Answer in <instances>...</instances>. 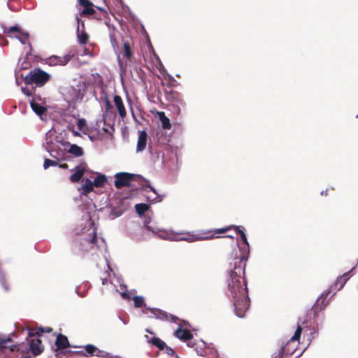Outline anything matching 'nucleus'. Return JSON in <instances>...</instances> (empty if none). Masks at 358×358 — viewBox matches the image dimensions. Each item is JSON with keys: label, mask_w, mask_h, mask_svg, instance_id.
I'll use <instances>...</instances> for the list:
<instances>
[{"label": "nucleus", "mask_w": 358, "mask_h": 358, "mask_svg": "<svg viewBox=\"0 0 358 358\" xmlns=\"http://www.w3.org/2000/svg\"><path fill=\"white\" fill-rule=\"evenodd\" d=\"M22 92H23V94H24L25 95L27 96H30L31 95V93L29 92V90H27L26 87H22Z\"/></svg>", "instance_id": "nucleus-41"}, {"label": "nucleus", "mask_w": 358, "mask_h": 358, "mask_svg": "<svg viewBox=\"0 0 358 358\" xmlns=\"http://www.w3.org/2000/svg\"><path fill=\"white\" fill-rule=\"evenodd\" d=\"M195 331V329H192L191 326L185 320H180V341L187 342V345L188 347L194 348V350L198 355L205 356V349H210V345H208L203 340H199L196 343H192L191 341L192 338H193L192 331Z\"/></svg>", "instance_id": "nucleus-5"}, {"label": "nucleus", "mask_w": 358, "mask_h": 358, "mask_svg": "<svg viewBox=\"0 0 358 358\" xmlns=\"http://www.w3.org/2000/svg\"><path fill=\"white\" fill-rule=\"evenodd\" d=\"M105 259H106V257H105ZM106 266H107L108 268L110 270V266L108 265V262L107 259H106Z\"/></svg>", "instance_id": "nucleus-50"}, {"label": "nucleus", "mask_w": 358, "mask_h": 358, "mask_svg": "<svg viewBox=\"0 0 358 358\" xmlns=\"http://www.w3.org/2000/svg\"><path fill=\"white\" fill-rule=\"evenodd\" d=\"M302 329L299 325L296 329L294 334L288 341L287 345L281 349V350L273 358H282V354L292 355L296 350V345H294L291 349L289 346L294 342L298 341L301 334Z\"/></svg>", "instance_id": "nucleus-8"}, {"label": "nucleus", "mask_w": 358, "mask_h": 358, "mask_svg": "<svg viewBox=\"0 0 358 358\" xmlns=\"http://www.w3.org/2000/svg\"><path fill=\"white\" fill-rule=\"evenodd\" d=\"M149 208V205L146 203H138L135 206V209L136 213L139 215H142L145 211H147Z\"/></svg>", "instance_id": "nucleus-32"}, {"label": "nucleus", "mask_w": 358, "mask_h": 358, "mask_svg": "<svg viewBox=\"0 0 358 358\" xmlns=\"http://www.w3.org/2000/svg\"><path fill=\"white\" fill-rule=\"evenodd\" d=\"M120 320L123 322L124 324H127V322H125L124 320H122L121 317H120Z\"/></svg>", "instance_id": "nucleus-53"}, {"label": "nucleus", "mask_w": 358, "mask_h": 358, "mask_svg": "<svg viewBox=\"0 0 358 358\" xmlns=\"http://www.w3.org/2000/svg\"><path fill=\"white\" fill-rule=\"evenodd\" d=\"M208 236H203L201 234H196L189 232H180V241H186L188 242H194L200 240H205L208 238Z\"/></svg>", "instance_id": "nucleus-18"}, {"label": "nucleus", "mask_w": 358, "mask_h": 358, "mask_svg": "<svg viewBox=\"0 0 358 358\" xmlns=\"http://www.w3.org/2000/svg\"><path fill=\"white\" fill-rule=\"evenodd\" d=\"M165 352L168 355H176L175 351L170 347L167 346L164 348Z\"/></svg>", "instance_id": "nucleus-39"}, {"label": "nucleus", "mask_w": 358, "mask_h": 358, "mask_svg": "<svg viewBox=\"0 0 358 358\" xmlns=\"http://www.w3.org/2000/svg\"><path fill=\"white\" fill-rule=\"evenodd\" d=\"M145 229L152 232L162 239L175 241H178L179 240V234L177 232L171 229H158L150 225L148 222H145V229L139 227L136 232L130 234L131 238L135 241H141L145 239V237L144 236Z\"/></svg>", "instance_id": "nucleus-3"}, {"label": "nucleus", "mask_w": 358, "mask_h": 358, "mask_svg": "<svg viewBox=\"0 0 358 358\" xmlns=\"http://www.w3.org/2000/svg\"><path fill=\"white\" fill-rule=\"evenodd\" d=\"M55 345L59 349H65L69 347V343L66 336L59 335L56 339Z\"/></svg>", "instance_id": "nucleus-29"}, {"label": "nucleus", "mask_w": 358, "mask_h": 358, "mask_svg": "<svg viewBox=\"0 0 358 358\" xmlns=\"http://www.w3.org/2000/svg\"><path fill=\"white\" fill-rule=\"evenodd\" d=\"M111 43H112V44L114 45V44H115V40H113V39H111Z\"/></svg>", "instance_id": "nucleus-54"}, {"label": "nucleus", "mask_w": 358, "mask_h": 358, "mask_svg": "<svg viewBox=\"0 0 358 358\" xmlns=\"http://www.w3.org/2000/svg\"><path fill=\"white\" fill-rule=\"evenodd\" d=\"M120 215V213H116V214L115 215V217H119Z\"/></svg>", "instance_id": "nucleus-55"}, {"label": "nucleus", "mask_w": 358, "mask_h": 358, "mask_svg": "<svg viewBox=\"0 0 358 358\" xmlns=\"http://www.w3.org/2000/svg\"><path fill=\"white\" fill-rule=\"evenodd\" d=\"M148 187L150 188V190L148 192V195H147L148 200L152 203L160 202L162 200V198L159 195H158L156 189L151 186H150Z\"/></svg>", "instance_id": "nucleus-26"}, {"label": "nucleus", "mask_w": 358, "mask_h": 358, "mask_svg": "<svg viewBox=\"0 0 358 358\" xmlns=\"http://www.w3.org/2000/svg\"><path fill=\"white\" fill-rule=\"evenodd\" d=\"M127 100L130 103V99L129 97L127 98Z\"/></svg>", "instance_id": "nucleus-60"}, {"label": "nucleus", "mask_w": 358, "mask_h": 358, "mask_svg": "<svg viewBox=\"0 0 358 358\" xmlns=\"http://www.w3.org/2000/svg\"><path fill=\"white\" fill-rule=\"evenodd\" d=\"M157 117L161 122L162 127L164 129H170L171 124L169 119L165 115L164 112H157Z\"/></svg>", "instance_id": "nucleus-27"}, {"label": "nucleus", "mask_w": 358, "mask_h": 358, "mask_svg": "<svg viewBox=\"0 0 358 358\" xmlns=\"http://www.w3.org/2000/svg\"><path fill=\"white\" fill-rule=\"evenodd\" d=\"M47 332H50V329H48L46 330Z\"/></svg>", "instance_id": "nucleus-58"}, {"label": "nucleus", "mask_w": 358, "mask_h": 358, "mask_svg": "<svg viewBox=\"0 0 358 358\" xmlns=\"http://www.w3.org/2000/svg\"><path fill=\"white\" fill-rule=\"evenodd\" d=\"M102 284L105 285L107 283V279L106 278H101Z\"/></svg>", "instance_id": "nucleus-46"}, {"label": "nucleus", "mask_w": 358, "mask_h": 358, "mask_svg": "<svg viewBox=\"0 0 358 358\" xmlns=\"http://www.w3.org/2000/svg\"><path fill=\"white\" fill-rule=\"evenodd\" d=\"M103 129L107 133H111L114 130L113 125L110 124H108L106 127H103Z\"/></svg>", "instance_id": "nucleus-40"}, {"label": "nucleus", "mask_w": 358, "mask_h": 358, "mask_svg": "<svg viewBox=\"0 0 358 358\" xmlns=\"http://www.w3.org/2000/svg\"><path fill=\"white\" fill-rule=\"evenodd\" d=\"M71 56L70 55H66L63 57H59L52 55L46 59V64L50 66L66 65L71 59Z\"/></svg>", "instance_id": "nucleus-11"}, {"label": "nucleus", "mask_w": 358, "mask_h": 358, "mask_svg": "<svg viewBox=\"0 0 358 358\" xmlns=\"http://www.w3.org/2000/svg\"><path fill=\"white\" fill-rule=\"evenodd\" d=\"M121 55H122V57H125L127 59H130V57L131 56V50H130V48H129V45L128 43H124V49L121 52Z\"/></svg>", "instance_id": "nucleus-33"}, {"label": "nucleus", "mask_w": 358, "mask_h": 358, "mask_svg": "<svg viewBox=\"0 0 358 358\" xmlns=\"http://www.w3.org/2000/svg\"><path fill=\"white\" fill-rule=\"evenodd\" d=\"M40 330H41V332H44V331H45L43 330V329H42V328H41V329H40Z\"/></svg>", "instance_id": "nucleus-56"}, {"label": "nucleus", "mask_w": 358, "mask_h": 358, "mask_svg": "<svg viewBox=\"0 0 358 358\" xmlns=\"http://www.w3.org/2000/svg\"><path fill=\"white\" fill-rule=\"evenodd\" d=\"M80 5L84 7L82 11L83 15H92L95 12L94 5L89 0H78Z\"/></svg>", "instance_id": "nucleus-21"}, {"label": "nucleus", "mask_w": 358, "mask_h": 358, "mask_svg": "<svg viewBox=\"0 0 358 358\" xmlns=\"http://www.w3.org/2000/svg\"><path fill=\"white\" fill-rule=\"evenodd\" d=\"M148 342L157 347L159 350H164L166 347V344L162 340L155 336L148 340Z\"/></svg>", "instance_id": "nucleus-30"}, {"label": "nucleus", "mask_w": 358, "mask_h": 358, "mask_svg": "<svg viewBox=\"0 0 358 358\" xmlns=\"http://www.w3.org/2000/svg\"><path fill=\"white\" fill-rule=\"evenodd\" d=\"M81 25H82V27L84 28V23L83 22H82Z\"/></svg>", "instance_id": "nucleus-59"}, {"label": "nucleus", "mask_w": 358, "mask_h": 358, "mask_svg": "<svg viewBox=\"0 0 358 358\" xmlns=\"http://www.w3.org/2000/svg\"><path fill=\"white\" fill-rule=\"evenodd\" d=\"M243 259V258L235 263L234 270L230 271L227 280V294L233 302L234 313L238 317H243L250 306L246 285L243 278L245 264Z\"/></svg>", "instance_id": "nucleus-1"}, {"label": "nucleus", "mask_w": 358, "mask_h": 358, "mask_svg": "<svg viewBox=\"0 0 358 358\" xmlns=\"http://www.w3.org/2000/svg\"><path fill=\"white\" fill-rule=\"evenodd\" d=\"M86 92V84L79 82L76 86L71 87L68 91L69 101L76 103L80 101Z\"/></svg>", "instance_id": "nucleus-7"}, {"label": "nucleus", "mask_w": 358, "mask_h": 358, "mask_svg": "<svg viewBox=\"0 0 358 358\" xmlns=\"http://www.w3.org/2000/svg\"><path fill=\"white\" fill-rule=\"evenodd\" d=\"M43 146L50 155L57 160L64 156V151H67L76 157H80L83 154V149L80 146L76 144H71L66 141L57 139L56 132L52 130H50L46 133Z\"/></svg>", "instance_id": "nucleus-2"}, {"label": "nucleus", "mask_w": 358, "mask_h": 358, "mask_svg": "<svg viewBox=\"0 0 358 358\" xmlns=\"http://www.w3.org/2000/svg\"><path fill=\"white\" fill-rule=\"evenodd\" d=\"M29 345V350L34 355H38L41 353L43 348L41 341L38 338H31L28 341Z\"/></svg>", "instance_id": "nucleus-15"}, {"label": "nucleus", "mask_w": 358, "mask_h": 358, "mask_svg": "<svg viewBox=\"0 0 358 358\" xmlns=\"http://www.w3.org/2000/svg\"><path fill=\"white\" fill-rule=\"evenodd\" d=\"M148 137L147 132L145 130L139 131L136 145V152H141L145 149Z\"/></svg>", "instance_id": "nucleus-16"}, {"label": "nucleus", "mask_w": 358, "mask_h": 358, "mask_svg": "<svg viewBox=\"0 0 358 358\" xmlns=\"http://www.w3.org/2000/svg\"><path fill=\"white\" fill-rule=\"evenodd\" d=\"M328 294H329V293H327V294H325V297H327V296H328Z\"/></svg>", "instance_id": "nucleus-61"}, {"label": "nucleus", "mask_w": 358, "mask_h": 358, "mask_svg": "<svg viewBox=\"0 0 358 358\" xmlns=\"http://www.w3.org/2000/svg\"><path fill=\"white\" fill-rule=\"evenodd\" d=\"M117 282L119 283V288L116 287L113 282H111L115 287V292L120 293L123 299L129 300L131 298V292L126 290V286L122 284L120 279H117Z\"/></svg>", "instance_id": "nucleus-20"}, {"label": "nucleus", "mask_w": 358, "mask_h": 358, "mask_svg": "<svg viewBox=\"0 0 358 358\" xmlns=\"http://www.w3.org/2000/svg\"><path fill=\"white\" fill-rule=\"evenodd\" d=\"M106 110H108L110 109V103L108 99H106Z\"/></svg>", "instance_id": "nucleus-42"}, {"label": "nucleus", "mask_w": 358, "mask_h": 358, "mask_svg": "<svg viewBox=\"0 0 358 358\" xmlns=\"http://www.w3.org/2000/svg\"><path fill=\"white\" fill-rule=\"evenodd\" d=\"M85 350L89 355H94L96 357H104L105 352L99 350L97 348L92 345H87Z\"/></svg>", "instance_id": "nucleus-28"}, {"label": "nucleus", "mask_w": 358, "mask_h": 358, "mask_svg": "<svg viewBox=\"0 0 358 358\" xmlns=\"http://www.w3.org/2000/svg\"><path fill=\"white\" fill-rule=\"evenodd\" d=\"M231 229H234L236 232L237 234H239L241 239L243 242V243L248 248L249 247V243L248 241L246 235L243 231V227L241 226H235V225H231L225 228H221L216 230V232L218 234H222L226 231H228Z\"/></svg>", "instance_id": "nucleus-12"}, {"label": "nucleus", "mask_w": 358, "mask_h": 358, "mask_svg": "<svg viewBox=\"0 0 358 358\" xmlns=\"http://www.w3.org/2000/svg\"><path fill=\"white\" fill-rule=\"evenodd\" d=\"M117 59H118V61H119V64H121V62H120V55H118Z\"/></svg>", "instance_id": "nucleus-51"}, {"label": "nucleus", "mask_w": 358, "mask_h": 358, "mask_svg": "<svg viewBox=\"0 0 358 358\" xmlns=\"http://www.w3.org/2000/svg\"><path fill=\"white\" fill-rule=\"evenodd\" d=\"M176 358H179V357H178L177 355H176Z\"/></svg>", "instance_id": "nucleus-62"}, {"label": "nucleus", "mask_w": 358, "mask_h": 358, "mask_svg": "<svg viewBox=\"0 0 358 358\" xmlns=\"http://www.w3.org/2000/svg\"><path fill=\"white\" fill-rule=\"evenodd\" d=\"M350 271L346 272L343 275H341L337 278L336 281L334 283L335 289L340 290L343 287L345 282L348 281V280L350 277Z\"/></svg>", "instance_id": "nucleus-25"}, {"label": "nucleus", "mask_w": 358, "mask_h": 358, "mask_svg": "<svg viewBox=\"0 0 358 358\" xmlns=\"http://www.w3.org/2000/svg\"><path fill=\"white\" fill-rule=\"evenodd\" d=\"M13 37L17 38L23 45L29 44V34L24 31H20V34H15Z\"/></svg>", "instance_id": "nucleus-31"}, {"label": "nucleus", "mask_w": 358, "mask_h": 358, "mask_svg": "<svg viewBox=\"0 0 358 358\" xmlns=\"http://www.w3.org/2000/svg\"><path fill=\"white\" fill-rule=\"evenodd\" d=\"M40 101H41V99H37L36 97H34L30 101V106H31V108L33 110V111L36 114H37L38 115L41 117L46 111V108L41 103H40Z\"/></svg>", "instance_id": "nucleus-14"}, {"label": "nucleus", "mask_w": 358, "mask_h": 358, "mask_svg": "<svg viewBox=\"0 0 358 358\" xmlns=\"http://www.w3.org/2000/svg\"><path fill=\"white\" fill-rule=\"evenodd\" d=\"M11 343V339L8 338L6 339H0V354L3 353L6 349H8L10 351L15 350L17 348V350H22V345H8Z\"/></svg>", "instance_id": "nucleus-17"}, {"label": "nucleus", "mask_w": 358, "mask_h": 358, "mask_svg": "<svg viewBox=\"0 0 358 358\" xmlns=\"http://www.w3.org/2000/svg\"><path fill=\"white\" fill-rule=\"evenodd\" d=\"M60 166L63 169H66L68 167V165L66 164H63Z\"/></svg>", "instance_id": "nucleus-47"}, {"label": "nucleus", "mask_w": 358, "mask_h": 358, "mask_svg": "<svg viewBox=\"0 0 358 358\" xmlns=\"http://www.w3.org/2000/svg\"><path fill=\"white\" fill-rule=\"evenodd\" d=\"M90 224L88 237L84 238L80 243L82 249L92 254H103L106 250L105 241L102 238H97L95 227L92 224Z\"/></svg>", "instance_id": "nucleus-4"}, {"label": "nucleus", "mask_w": 358, "mask_h": 358, "mask_svg": "<svg viewBox=\"0 0 358 358\" xmlns=\"http://www.w3.org/2000/svg\"><path fill=\"white\" fill-rule=\"evenodd\" d=\"M76 125L80 131H84L86 129V121L84 119H77Z\"/></svg>", "instance_id": "nucleus-37"}, {"label": "nucleus", "mask_w": 358, "mask_h": 358, "mask_svg": "<svg viewBox=\"0 0 358 358\" xmlns=\"http://www.w3.org/2000/svg\"><path fill=\"white\" fill-rule=\"evenodd\" d=\"M83 184L78 188V192L81 194L87 195L94 190L93 182L89 178H84Z\"/></svg>", "instance_id": "nucleus-19"}, {"label": "nucleus", "mask_w": 358, "mask_h": 358, "mask_svg": "<svg viewBox=\"0 0 358 358\" xmlns=\"http://www.w3.org/2000/svg\"><path fill=\"white\" fill-rule=\"evenodd\" d=\"M150 312L152 314V317H155L157 320L162 321H171L172 322H176L178 317L176 316L168 314L167 313L156 308H150Z\"/></svg>", "instance_id": "nucleus-10"}, {"label": "nucleus", "mask_w": 358, "mask_h": 358, "mask_svg": "<svg viewBox=\"0 0 358 358\" xmlns=\"http://www.w3.org/2000/svg\"><path fill=\"white\" fill-rule=\"evenodd\" d=\"M113 101L120 117L122 120H124L127 115V110L122 98L119 95H115L113 97Z\"/></svg>", "instance_id": "nucleus-13"}, {"label": "nucleus", "mask_w": 358, "mask_h": 358, "mask_svg": "<svg viewBox=\"0 0 358 358\" xmlns=\"http://www.w3.org/2000/svg\"><path fill=\"white\" fill-rule=\"evenodd\" d=\"M58 164L57 161L56 160H51L49 159H45L43 164V167L45 169H47L50 166H55Z\"/></svg>", "instance_id": "nucleus-38"}, {"label": "nucleus", "mask_w": 358, "mask_h": 358, "mask_svg": "<svg viewBox=\"0 0 358 358\" xmlns=\"http://www.w3.org/2000/svg\"><path fill=\"white\" fill-rule=\"evenodd\" d=\"M103 122H104V124H106V115H104L103 116Z\"/></svg>", "instance_id": "nucleus-48"}, {"label": "nucleus", "mask_w": 358, "mask_h": 358, "mask_svg": "<svg viewBox=\"0 0 358 358\" xmlns=\"http://www.w3.org/2000/svg\"><path fill=\"white\" fill-rule=\"evenodd\" d=\"M35 334H38V333H35L34 332V330H29V336L30 337H34L35 336Z\"/></svg>", "instance_id": "nucleus-43"}, {"label": "nucleus", "mask_w": 358, "mask_h": 358, "mask_svg": "<svg viewBox=\"0 0 358 358\" xmlns=\"http://www.w3.org/2000/svg\"><path fill=\"white\" fill-rule=\"evenodd\" d=\"M135 175L126 173L120 172L115 175V186L116 188L120 189L125 186L130 185L131 181L134 178Z\"/></svg>", "instance_id": "nucleus-9"}, {"label": "nucleus", "mask_w": 358, "mask_h": 358, "mask_svg": "<svg viewBox=\"0 0 358 358\" xmlns=\"http://www.w3.org/2000/svg\"><path fill=\"white\" fill-rule=\"evenodd\" d=\"M73 134H74L76 136H79V134H78V131H73Z\"/></svg>", "instance_id": "nucleus-52"}, {"label": "nucleus", "mask_w": 358, "mask_h": 358, "mask_svg": "<svg viewBox=\"0 0 358 358\" xmlns=\"http://www.w3.org/2000/svg\"><path fill=\"white\" fill-rule=\"evenodd\" d=\"M174 335L176 338H179V327L174 331Z\"/></svg>", "instance_id": "nucleus-44"}, {"label": "nucleus", "mask_w": 358, "mask_h": 358, "mask_svg": "<svg viewBox=\"0 0 358 358\" xmlns=\"http://www.w3.org/2000/svg\"><path fill=\"white\" fill-rule=\"evenodd\" d=\"M20 31H22L17 25L10 27L7 30L4 31V32L9 34V36L10 37H13V36L15 35L14 33H16V34H20Z\"/></svg>", "instance_id": "nucleus-34"}, {"label": "nucleus", "mask_w": 358, "mask_h": 358, "mask_svg": "<svg viewBox=\"0 0 358 358\" xmlns=\"http://www.w3.org/2000/svg\"><path fill=\"white\" fill-rule=\"evenodd\" d=\"M146 332L150 334H153V332L152 331H150V329H146Z\"/></svg>", "instance_id": "nucleus-49"}, {"label": "nucleus", "mask_w": 358, "mask_h": 358, "mask_svg": "<svg viewBox=\"0 0 358 358\" xmlns=\"http://www.w3.org/2000/svg\"><path fill=\"white\" fill-rule=\"evenodd\" d=\"M130 110H131V115H132L133 118H134L136 122H138V121H137V120H136V116H135V115H134V110H133V108H132V107H131V106H130Z\"/></svg>", "instance_id": "nucleus-45"}, {"label": "nucleus", "mask_w": 358, "mask_h": 358, "mask_svg": "<svg viewBox=\"0 0 358 358\" xmlns=\"http://www.w3.org/2000/svg\"><path fill=\"white\" fill-rule=\"evenodd\" d=\"M0 283H1V286L3 287V288L4 289V290H6V291L8 290V286L6 281V275L1 271H0Z\"/></svg>", "instance_id": "nucleus-36"}, {"label": "nucleus", "mask_w": 358, "mask_h": 358, "mask_svg": "<svg viewBox=\"0 0 358 358\" xmlns=\"http://www.w3.org/2000/svg\"><path fill=\"white\" fill-rule=\"evenodd\" d=\"M85 169L83 166H78L73 169V173L70 176V180L73 182H78L83 176Z\"/></svg>", "instance_id": "nucleus-22"}, {"label": "nucleus", "mask_w": 358, "mask_h": 358, "mask_svg": "<svg viewBox=\"0 0 358 358\" xmlns=\"http://www.w3.org/2000/svg\"><path fill=\"white\" fill-rule=\"evenodd\" d=\"M227 237H229V238H234L232 236H227Z\"/></svg>", "instance_id": "nucleus-57"}, {"label": "nucleus", "mask_w": 358, "mask_h": 358, "mask_svg": "<svg viewBox=\"0 0 358 358\" xmlns=\"http://www.w3.org/2000/svg\"><path fill=\"white\" fill-rule=\"evenodd\" d=\"M134 306L136 308L142 307L144 304V299L141 296H134L133 297Z\"/></svg>", "instance_id": "nucleus-35"}, {"label": "nucleus", "mask_w": 358, "mask_h": 358, "mask_svg": "<svg viewBox=\"0 0 358 358\" xmlns=\"http://www.w3.org/2000/svg\"><path fill=\"white\" fill-rule=\"evenodd\" d=\"M96 176L95 177L94 181H92L94 186L96 187H104L108 182L107 176L101 173H96Z\"/></svg>", "instance_id": "nucleus-23"}, {"label": "nucleus", "mask_w": 358, "mask_h": 358, "mask_svg": "<svg viewBox=\"0 0 358 358\" xmlns=\"http://www.w3.org/2000/svg\"><path fill=\"white\" fill-rule=\"evenodd\" d=\"M78 20V27H77V38L79 43L80 44H85L88 41V35L83 30L80 29V25L79 19L77 17Z\"/></svg>", "instance_id": "nucleus-24"}, {"label": "nucleus", "mask_w": 358, "mask_h": 358, "mask_svg": "<svg viewBox=\"0 0 358 358\" xmlns=\"http://www.w3.org/2000/svg\"><path fill=\"white\" fill-rule=\"evenodd\" d=\"M50 75L40 69L31 71L24 78L25 83L29 85H36L41 87L48 82Z\"/></svg>", "instance_id": "nucleus-6"}, {"label": "nucleus", "mask_w": 358, "mask_h": 358, "mask_svg": "<svg viewBox=\"0 0 358 358\" xmlns=\"http://www.w3.org/2000/svg\"><path fill=\"white\" fill-rule=\"evenodd\" d=\"M357 265H358V261H357Z\"/></svg>", "instance_id": "nucleus-63"}]
</instances>
